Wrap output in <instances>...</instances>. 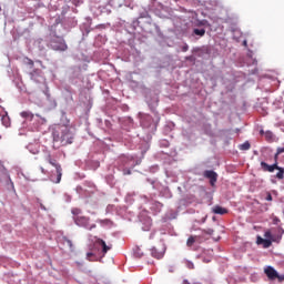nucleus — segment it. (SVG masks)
I'll list each match as a JSON object with an SVG mask.
<instances>
[{"instance_id":"obj_23","label":"nucleus","mask_w":284,"mask_h":284,"mask_svg":"<svg viewBox=\"0 0 284 284\" xmlns=\"http://www.w3.org/2000/svg\"><path fill=\"white\" fill-rule=\"evenodd\" d=\"M264 236H265L266 240L272 241V232L266 231L265 234H264Z\"/></svg>"},{"instance_id":"obj_30","label":"nucleus","mask_w":284,"mask_h":284,"mask_svg":"<svg viewBox=\"0 0 284 284\" xmlns=\"http://www.w3.org/2000/svg\"><path fill=\"white\" fill-rule=\"evenodd\" d=\"M263 241H265L263 237H257V243L258 244L263 243Z\"/></svg>"},{"instance_id":"obj_19","label":"nucleus","mask_w":284,"mask_h":284,"mask_svg":"<svg viewBox=\"0 0 284 284\" xmlns=\"http://www.w3.org/2000/svg\"><path fill=\"white\" fill-rule=\"evenodd\" d=\"M26 64L30 68H34V61L30 58H26Z\"/></svg>"},{"instance_id":"obj_6","label":"nucleus","mask_w":284,"mask_h":284,"mask_svg":"<svg viewBox=\"0 0 284 284\" xmlns=\"http://www.w3.org/2000/svg\"><path fill=\"white\" fill-rule=\"evenodd\" d=\"M164 254H165V247L164 246L152 247L151 248V256H153V258H163Z\"/></svg>"},{"instance_id":"obj_25","label":"nucleus","mask_w":284,"mask_h":284,"mask_svg":"<svg viewBox=\"0 0 284 284\" xmlns=\"http://www.w3.org/2000/svg\"><path fill=\"white\" fill-rule=\"evenodd\" d=\"M93 256H94V253H92V252L87 253L88 261H93L92 260Z\"/></svg>"},{"instance_id":"obj_1","label":"nucleus","mask_w":284,"mask_h":284,"mask_svg":"<svg viewBox=\"0 0 284 284\" xmlns=\"http://www.w3.org/2000/svg\"><path fill=\"white\" fill-rule=\"evenodd\" d=\"M74 136L67 125H58L53 130V141L61 143V145H70Z\"/></svg>"},{"instance_id":"obj_16","label":"nucleus","mask_w":284,"mask_h":284,"mask_svg":"<svg viewBox=\"0 0 284 284\" xmlns=\"http://www.w3.org/2000/svg\"><path fill=\"white\" fill-rule=\"evenodd\" d=\"M251 148L252 145L247 141L240 145V150H244V151L250 150Z\"/></svg>"},{"instance_id":"obj_12","label":"nucleus","mask_w":284,"mask_h":284,"mask_svg":"<svg viewBox=\"0 0 284 284\" xmlns=\"http://www.w3.org/2000/svg\"><path fill=\"white\" fill-rule=\"evenodd\" d=\"M196 243V236L191 235L187 241H186V246L187 247H192V245H194Z\"/></svg>"},{"instance_id":"obj_14","label":"nucleus","mask_w":284,"mask_h":284,"mask_svg":"<svg viewBox=\"0 0 284 284\" xmlns=\"http://www.w3.org/2000/svg\"><path fill=\"white\" fill-rule=\"evenodd\" d=\"M193 33L196 34V37H205V29H194Z\"/></svg>"},{"instance_id":"obj_28","label":"nucleus","mask_w":284,"mask_h":284,"mask_svg":"<svg viewBox=\"0 0 284 284\" xmlns=\"http://www.w3.org/2000/svg\"><path fill=\"white\" fill-rule=\"evenodd\" d=\"M277 281H278V283H283V281H284V274H283V275H278Z\"/></svg>"},{"instance_id":"obj_26","label":"nucleus","mask_w":284,"mask_h":284,"mask_svg":"<svg viewBox=\"0 0 284 284\" xmlns=\"http://www.w3.org/2000/svg\"><path fill=\"white\" fill-rule=\"evenodd\" d=\"M45 161H48L49 163L52 161V155L49 153L45 155L44 158Z\"/></svg>"},{"instance_id":"obj_36","label":"nucleus","mask_w":284,"mask_h":284,"mask_svg":"<svg viewBox=\"0 0 284 284\" xmlns=\"http://www.w3.org/2000/svg\"><path fill=\"white\" fill-rule=\"evenodd\" d=\"M190 267H191V268H192V267H194V264H191V266H190Z\"/></svg>"},{"instance_id":"obj_17","label":"nucleus","mask_w":284,"mask_h":284,"mask_svg":"<svg viewBox=\"0 0 284 284\" xmlns=\"http://www.w3.org/2000/svg\"><path fill=\"white\" fill-rule=\"evenodd\" d=\"M97 223L100 225H111L112 221L105 219V220H97Z\"/></svg>"},{"instance_id":"obj_10","label":"nucleus","mask_w":284,"mask_h":284,"mask_svg":"<svg viewBox=\"0 0 284 284\" xmlns=\"http://www.w3.org/2000/svg\"><path fill=\"white\" fill-rule=\"evenodd\" d=\"M213 213H214V214H221V215L227 214V209H224L223 206L216 205V206H214V209H213Z\"/></svg>"},{"instance_id":"obj_34","label":"nucleus","mask_w":284,"mask_h":284,"mask_svg":"<svg viewBox=\"0 0 284 284\" xmlns=\"http://www.w3.org/2000/svg\"><path fill=\"white\" fill-rule=\"evenodd\" d=\"M260 134H264V135H265V131L261 130V131H260Z\"/></svg>"},{"instance_id":"obj_21","label":"nucleus","mask_w":284,"mask_h":284,"mask_svg":"<svg viewBox=\"0 0 284 284\" xmlns=\"http://www.w3.org/2000/svg\"><path fill=\"white\" fill-rule=\"evenodd\" d=\"M71 213L73 214L74 219L75 216H79V214H81V209H72Z\"/></svg>"},{"instance_id":"obj_31","label":"nucleus","mask_w":284,"mask_h":284,"mask_svg":"<svg viewBox=\"0 0 284 284\" xmlns=\"http://www.w3.org/2000/svg\"><path fill=\"white\" fill-rule=\"evenodd\" d=\"M207 23V20H202L201 22H200V26H205Z\"/></svg>"},{"instance_id":"obj_32","label":"nucleus","mask_w":284,"mask_h":284,"mask_svg":"<svg viewBox=\"0 0 284 284\" xmlns=\"http://www.w3.org/2000/svg\"><path fill=\"white\" fill-rule=\"evenodd\" d=\"M67 244L69 245V247H72V241L68 240Z\"/></svg>"},{"instance_id":"obj_22","label":"nucleus","mask_w":284,"mask_h":284,"mask_svg":"<svg viewBox=\"0 0 284 284\" xmlns=\"http://www.w3.org/2000/svg\"><path fill=\"white\" fill-rule=\"evenodd\" d=\"M37 74H39V69H34V70L30 73L31 79H34V77H37Z\"/></svg>"},{"instance_id":"obj_7","label":"nucleus","mask_w":284,"mask_h":284,"mask_svg":"<svg viewBox=\"0 0 284 284\" xmlns=\"http://www.w3.org/2000/svg\"><path fill=\"white\" fill-rule=\"evenodd\" d=\"M95 245H100V247H102V254H108V252H110V250H112V245H108L105 243V241H103L102 239L95 237Z\"/></svg>"},{"instance_id":"obj_24","label":"nucleus","mask_w":284,"mask_h":284,"mask_svg":"<svg viewBox=\"0 0 284 284\" xmlns=\"http://www.w3.org/2000/svg\"><path fill=\"white\" fill-rule=\"evenodd\" d=\"M272 168H273V172H274V170H281V166H278V162H276V161L274 164H272Z\"/></svg>"},{"instance_id":"obj_8","label":"nucleus","mask_w":284,"mask_h":284,"mask_svg":"<svg viewBox=\"0 0 284 284\" xmlns=\"http://www.w3.org/2000/svg\"><path fill=\"white\" fill-rule=\"evenodd\" d=\"M264 273L266 274L270 281H276V278L278 277V272H276V270H274V267L272 266H267L264 270Z\"/></svg>"},{"instance_id":"obj_2","label":"nucleus","mask_w":284,"mask_h":284,"mask_svg":"<svg viewBox=\"0 0 284 284\" xmlns=\"http://www.w3.org/2000/svg\"><path fill=\"white\" fill-rule=\"evenodd\" d=\"M73 221L75 223V225H79V227H85L87 230H94V227H97V224H92L90 226V217L88 216H75L73 217Z\"/></svg>"},{"instance_id":"obj_11","label":"nucleus","mask_w":284,"mask_h":284,"mask_svg":"<svg viewBox=\"0 0 284 284\" xmlns=\"http://www.w3.org/2000/svg\"><path fill=\"white\" fill-rule=\"evenodd\" d=\"M261 168L264 172H274V168L266 162H261Z\"/></svg>"},{"instance_id":"obj_3","label":"nucleus","mask_w":284,"mask_h":284,"mask_svg":"<svg viewBox=\"0 0 284 284\" xmlns=\"http://www.w3.org/2000/svg\"><path fill=\"white\" fill-rule=\"evenodd\" d=\"M51 49L59 51V52H65L68 50V44L65 43V40L63 39H53L50 42Z\"/></svg>"},{"instance_id":"obj_13","label":"nucleus","mask_w":284,"mask_h":284,"mask_svg":"<svg viewBox=\"0 0 284 284\" xmlns=\"http://www.w3.org/2000/svg\"><path fill=\"white\" fill-rule=\"evenodd\" d=\"M2 125H4V128H10V116L8 115H2Z\"/></svg>"},{"instance_id":"obj_9","label":"nucleus","mask_w":284,"mask_h":284,"mask_svg":"<svg viewBox=\"0 0 284 284\" xmlns=\"http://www.w3.org/2000/svg\"><path fill=\"white\" fill-rule=\"evenodd\" d=\"M20 116H22V119H26L27 121H33L34 113H32L31 111H22L20 113Z\"/></svg>"},{"instance_id":"obj_18","label":"nucleus","mask_w":284,"mask_h":284,"mask_svg":"<svg viewBox=\"0 0 284 284\" xmlns=\"http://www.w3.org/2000/svg\"><path fill=\"white\" fill-rule=\"evenodd\" d=\"M276 179L283 180L284 179V169H280L276 173Z\"/></svg>"},{"instance_id":"obj_35","label":"nucleus","mask_w":284,"mask_h":284,"mask_svg":"<svg viewBox=\"0 0 284 284\" xmlns=\"http://www.w3.org/2000/svg\"><path fill=\"white\" fill-rule=\"evenodd\" d=\"M213 233H214V231H213V230H210V231H209V234H213Z\"/></svg>"},{"instance_id":"obj_33","label":"nucleus","mask_w":284,"mask_h":284,"mask_svg":"<svg viewBox=\"0 0 284 284\" xmlns=\"http://www.w3.org/2000/svg\"><path fill=\"white\" fill-rule=\"evenodd\" d=\"M42 174H45V169L41 168Z\"/></svg>"},{"instance_id":"obj_27","label":"nucleus","mask_w":284,"mask_h":284,"mask_svg":"<svg viewBox=\"0 0 284 284\" xmlns=\"http://www.w3.org/2000/svg\"><path fill=\"white\" fill-rule=\"evenodd\" d=\"M187 50H190V47L187 44H185L184 47H182V52H187Z\"/></svg>"},{"instance_id":"obj_37","label":"nucleus","mask_w":284,"mask_h":284,"mask_svg":"<svg viewBox=\"0 0 284 284\" xmlns=\"http://www.w3.org/2000/svg\"><path fill=\"white\" fill-rule=\"evenodd\" d=\"M36 116H41V115H39V113H37Z\"/></svg>"},{"instance_id":"obj_29","label":"nucleus","mask_w":284,"mask_h":284,"mask_svg":"<svg viewBox=\"0 0 284 284\" xmlns=\"http://www.w3.org/2000/svg\"><path fill=\"white\" fill-rule=\"evenodd\" d=\"M266 201H272V193H266Z\"/></svg>"},{"instance_id":"obj_15","label":"nucleus","mask_w":284,"mask_h":284,"mask_svg":"<svg viewBox=\"0 0 284 284\" xmlns=\"http://www.w3.org/2000/svg\"><path fill=\"white\" fill-rule=\"evenodd\" d=\"M264 136H265L266 141H272L274 139V133H272V131H266L264 133Z\"/></svg>"},{"instance_id":"obj_20","label":"nucleus","mask_w":284,"mask_h":284,"mask_svg":"<svg viewBox=\"0 0 284 284\" xmlns=\"http://www.w3.org/2000/svg\"><path fill=\"white\" fill-rule=\"evenodd\" d=\"M262 243L264 247H271L272 246V240H262Z\"/></svg>"},{"instance_id":"obj_5","label":"nucleus","mask_w":284,"mask_h":284,"mask_svg":"<svg viewBox=\"0 0 284 284\" xmlns=\"http://www.w3.org/2000/svg\"><path fill=\"white\" fill-rule=\"evenodd\" d=\"M204 179L210 180V185L214 187L216 185V181H219V174L212 170H206L203 173Z\"/></svg>"},{"instance_id":"obj_4","label":"nucleus","mask_w":284,"mask_h":284,"mask_svg":"<svg viewBox=\"0 0 284 284\" xmlns=\"http://www.w3.org/2000/svg\"><path fill=\"white\" fill-rule=\"evenodd\" d=\"M49 163H50V165L55 168V172H57V179L54 180V176L51 175V181H53V183H61V176H63V169L61 168V164H59L57 162V160H54L52 158Z\"/></svg>"}]
</instances>
